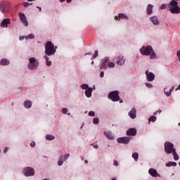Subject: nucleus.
Masks as SVG:
<instances>
[{
    "instance_id": "nucleus-1",
    "label": "nucleus",
    "mask_w": 180,
    "mask_h": 180,
    "mask_svg": "<svg viewBox=\"0 0 180 180\" xmlns=\"http://www.w3.org/2000/svg\"><path fill=\"white\" fill-rule=\"evenodd\" d=\"M140 53L142 56H150V60H154V58L157 57L155 52H154V49H153V46L150 45L147 46H142L140 49Z\"/></svg>"
},
{
    "instance_id": "nucleus-2",
    "label": "nucleus",
    "mask_w": 180,
    "mask_h": 180,
    "mask_svg": "<svg viewBox=\"0 0 180 180\" xmlns=\"http://www.w3.org/2000/svg\"><path fill=\"white\" fill-rule=\"evenodd\" d=\"M57 51V46H55L51 41H47L45 45V54L46 56H53Z\"/></svg>"
},
{
    "instance_id": "nucleus-3",
    "label": "nucleus",
    "mask_w": 180,
    "mask_h": 180,
    "mask_svg": "<svg viewBox=\"0 0 180 180\" xmlns=\"http://www.w3.org/2000/svg\"><path fill=\"white\" fill-rule=\"evenodd\" d=\"M39 60H36V58H29V63L27 65V68L31 71L37 70L39 67Z\"/></svg>"
},
{
    "instance_id": "nucleus-4",
    "label": "nucleus",
    "mask_w": 180,
    "mask_h": 180,
    "mask_svg": "<svg viewBox=\"0 0 180 180\" xmlns=\"http://www.w3.org/2000/svg\"><path fill=\"white\" fill-rule=\"evenodd\" d=\"M108 98L109 99H111L112 102H117L120 101V103H123V100H122V98H120V97L119 96V91H117L110 93L108 95Z\"/></svg>"
},
{
    "instance_id": "nucleus-5",
    "label": "nucleus",
    "mask_w": 180,
    "mask_h": 180,
    "mask_svg": "<svg viewBox=\"0 0 180 180\" xmlns=\"http://www.w3.org/2000/svg\"><path fill=\"white\" fill-rule=\"evenodd\" d=\"M174 145L170 142H166L165 143V151L167 154H171V153H174Z\"/></svg>"
},
{
    "instance_id": "nucleus-6",
    "label": "nucleus",
    "mask_w": 180,
    "mask_h": 180,
    "mask_svg": "<svg viewBox=\"0 0 180 180\" xmlns=\"http://www.w3.org/2000/svg\"><path fill=\"white\" fill-rule=\"evenodd\" d=\"M25 176H33L34 175V169L32 167H26L22 170Z\"/></svg>"
},
{
    "instance_id": "nucleus-7",
    "label": "nucleus",
    "mask_w": 180,
    "mask_h": 180,
    "mask_svg": "<svg viewBox=\"0 0 180 180\" xmlns=\"http://www.w3.org/2000/svg\"><path fill=\"white\" fill-rule=\"evenodd\" d=\"M18 15L22 25L26 27L29 26V22H27V19L26 18V15H25V13H19Z\"/></svg>"
},
{
    "instance_id": "nucleus-8",
    "label": "nucleus",
    "mask_w": 180,
    "mask_h": 180,
    "mask_svg": "<svg viewBox=\"0 0 180 180\" xmlns=\"http://www.w3.org/2000/svg\"><path fill=\"white\" fill-rule=\"evenodd\" d=\"M68 158H70V153L65 154L64 156L60 155L58 161V165H59V167H61V165H63V164L64 163V161H67Z\"/></svg>"
},
{
    "instance_id": "nucleus-9",
    "label": "nucleus",
    "mask_w": 180,
    "mask_h": 180,
    "mask_svg": "<svg viewBox=\"0 0 180 180\" xmlns=\"http://www.w3.org/2000/svg\"><path fill=\"white\" fill-rule=\"evenodd\" d=\"M145 74L146 75L147 81H148L149 82H151L153 79H155V75L152 72L146 70Z\"/></svg>"
},
{
    "instance_id": "nucleus-10",
    "label": "nucleus",
    "mask_w": 180,
    "mask_h": 180,
    "mask_svg": "<svg viewBox=\"0 0 180 180\" xmlns=\"http://www.w3.org/2000/svg\"><path fill=\"white\" fill-rule=\"evenodd\" d=\"M131 139L130 137H120L117 139V143L122 144H129V143H130Z\"/></svg>"
},
{
    "instance_id": "nucleus-11",
    "label": "nucleus",
    "mask_w": 180,
    "mask_h": 180,
    "mask_svg": "<svg viewBox=\"0 0 180 180\" xmlns=\"http://www.w3.org/2000/svg\"><path fill=\"white\" fill-rule=\"evenodd\" d=\"M108 62L109 58H104L103 60H101L100 65L101 70H106V68H108L106 63H108Z\"/></svg>"
},
{
    "instance_id": "nucleus-12",
    "label": "nucleus",
    "mask_w": 180,
    "mask_h": 180,
    "mask_svg": "<svg viewBox=\"0 0 180 180\" xmlns=\"http://www.w3.org/2000/svg\"><path fill=\"white\" fill-rule=\"evenodd\" d=\"M150 21L154 26H158L160 25V20L157 15H153L150 18Z\"/></svg>"
},
{
    "instance_id": "nucleus-13",
    "label": "nucleus",
    "mask_w": 180,
    "mask_h": 180,
    "mask_svg": "<svg viewBox=\"0 0 180 180\" xmlns=\"http://www.w3.org/2000/svg\"><path fill=\"white\" fill-rule=\"evenodd\" d=\"M125 61L126 58H124V56H120L117 58L116 64L117 65H124Z\"/></svg>"
},
{
    "instance_id": "nucleus-14",
    "label": "nucleus",
    "mask_w": 180,
    "mask_h": 180,
    "mask_svg": "<svg viewBox=\"0 0 180 180\" xmlns=\"http://www.w3.org/2000/svg\"><path fill=\"white\" fill-rule=\"evenodd\" d=\"M8 25H11V19L9 18H4L0 26L1 27H8Z\"/></svg>"
},
{
    "instance_id": "nucleus-15",
    "label": "nucleus",
    "mask_w": 180,
    "mask_h": 180,
    "mask_svg": "<svg viewBox=\"0 0 180 180\" xmlns=\"http://www.w3.org/2000/svg\"><path fill=\"white\" fill-rule=\"evenodd\" d=\"M148 174L151 175L153 178H157L158 176H160V174H158V172H157V169L150 168L148 170Z\"/></svg>"
},
{
    "instance_id": "nucleus-16",
    "label": "nucleus",
    "mask_w": 180,
    "mask_h": 180,
    "mask_svg": "<svg viewBox=\"0 0 180 180\" xmlns=\"http://www.w3.org/2000/svg\"><path fill=\"white\" fill-rule=\"evenodd\" d=\"M120 19H125V20H129V17L126 14L120 13L118 17H115V20H120Z\"/></svg>"
},
{
    "instance_id": "nucleus-17",
    "label": "nucleus",
    "mask_w": 180,
    "mask_h": 180,
    "mask_svg": "<svg viewBox=\"0 0 180 180\" xmlns=\"http://www.w3.org/2000/svg\"><path fill=\"white\" fill-rule=\"evenodd\" d=\"M104 136L108 139V140H114L115 136L112 134V131H107L103 132Z\"/></svg>"
},
{
    "instance_id": "nucleus-18",
    "label": "nucleus",
    "mask_w": 180,
    "mask_h": 180,
    "mask_svg": "<svg viewBox=\"0 0 180 180\" xmlns=\"http://www.w3.org/2000/svg\"><path fill=\"white\" fill-rule=\"evenodd\" d=\"M136 134H137L136 128H131L127 131V136H136Z\"/></svg>"
},
{
    "instance_id": "nucleus-19",
    "label": "nucleus",
    "mask_w": 180,
    "mask_h": 180,
    "mask_svg": "<svg viewBox=\"0 0 180 180\" xmlns=\"http://www.w3.org/2000/svg\"><path fill=\"white\" fill-rule=\"evenodd\" d=\"M169 11L171 13H180V8L178 6H176V7H169Z\"/></svg>"
},
{
    "instance_id": "nucleus-20",
    "label": "nucleus",
    "mask_w": 180,
    "mask_h": 180,
    "mask_svg": "<svg viewBox=\"0 0 180 180\" xmlns=\"http://www.w3.org/2000/svg\"><path fill=\"white\" fill-rule=\"evenodd\" d=\"M137 115V110L136 108H132L131 111L129 112V116L131 117V119H136V116Z\"/></svg>"
},
{
    "instance_id": "nucleus-21",
    "label": "nucleus",
    "mask_w": 180,
    "mask_h": 180,
    "mask_svg": "<svg viewBox=\"0 0 180 180\" xmlns=\"http://www.w3.org/2000/svg\"><path fill=\"white\" fill-rule=\"evenodd\" d=\"M32 103L30 100H27L24 102V108L25 109H30L32 108Z\"/></svg>"
},
{
    "instance_id": "nucleus-22",
    "label": "nucleus",
    "mask_w": 180,
    "mask_h": 180,
    "mask_svg": "<svg viewBox=\"0 0 180 180\" xmlns=\"http://www.w3.org/2000/svg\"><path fill=\"white\" fill-rule=\"evenodd\" d=\"M92 87H90L86 90L85 95L86 98H91V96H92Z\"/></svg>"
},
{
    "instance_id": "nucleus-23",
    "label": "nucleus",
    "mask_w": 180,
    "mask_h": 180,
    "mask_svg": "<svg viewBox=\"0 0 180 180\" xmlns=\"http://www.w3.org/2000/svg\"><path fill=\"white\" fill-rule=\"evenodd\" d=\"M153 6L151 4H148L147 6V8H146L147 15H153Z\"/></svg>"
},
{
    "instance_id": "nucleus-24",
    "label": "nucleus",
    "mask_w": 180,
    "mask_h": 180,
    "mask_svg": "<svg viewBox=\"0 0 180 180\" xmlns=\"http://www.w3.org/2000/svg\"><path fill=\"white\" fill-rule=\"evenodd\" d=\"M0 11L3 13H5V12H6V4L5 3L0 4Z\"/></svg>"
},
{
    "instance_id": "nucleus-25",
    "label": "nucleus",
    "mask_w": 180,
    "mask_h": 180,
    "mask_svg": "<svg viewBox=\"0 0 180 180\" xmlns=\"http://www.w3.org/2000/svg\"><path fill=\"white\" fill-rule=\"evenodd\" d=\"M1 65H9V60L6 58H3L0 61Z\"/></svg>"
},
{
    "instance_id": "nucleus-26",
    "label": "nucleus",
    "mask_w": 180,
    "mask_h": 180,
    "mask_svg": "<svg viewBox=\"0 0 180 180\" xmlns=\"http://www.w3.org/2000/svg\"><path fill=\"white\" fill-rule=\"evenodd\" d=\"M172 154H173L174 161H178L179 160V155H178V153H176V150H174V151L172 152Z\"/></svg>"
},
{
    "instance_id": "nucleus-27",
    "label": "nucleus",
    "mask_w": 180,
    "mask_h": 180,
    "mask_svg": "<svg viewBox=\"0 0 180 180\" xmlns=\"http://www.w3.org/2000/svg\"><path fill=\"white\" fill-rule=\"evenodd\" d=\"M170 8H175L178 6V1H176V0H172L170 3Z\"/></svg>"
},
{
    "instance_id": "nucleus-28",
    "label": "nucleus",
    "mask_w": 180,
    "mask_h": 180,
    "mask_svg": "<svg viewBox=\"0 0 180 180\" xmlns=\"http://www.w3.org/2000/svg\"><path fill=\"white\" fill-rule=\"evenodd\" d=\"M44 58L46 61V65H48V67H50L51 65V61L49 60V56H44Z\"/></svg>"
},
{
    "instance_id": "nucleus-29",
    "label": "nucleus",
    "mask_w": 180,
    "mask_h": 180,
    "mask_svg": "<svg viewBox=\"0 0 180 180\" xmlns=\"http://www.w3.org/2000/svg\"><path fill=\"white\" fill-rule=\"evenodd\" d=\"M46 139L49 141H51V140H54V139H56V136H53V135L48 134L46 136Z\"/></svg>"
},
{
    "instance_id": "nucleus-30",
    "label": "nucleus",
    "mask_w": 180,
    "mask_h": 180,
    "mask_svg": "<svg viewBox=\"0 0 180 180\" xmlns=\"http://www.w3.org/2000/svg\"><path fill=\"white\" fill-rule=\"evenodd\" d=\"M166 167H176V162H169L166 163Z\"/></svg>"
},
{
    "instance_id": "nucleus-31",
    "label": "nucleus",
    "mask_w": 180,
    "mask_h": 180,
    "mask_svg": "<svg viewBox=\"0 0 180 180\" xmlns=\"http://www.w3.org/2000/svg\"><path fill=\"white\" fill-rule=\"evenodd\" d=\"M107 65L109 68H115V65H116V64L113 62H108Z\"/></svg>"
},
{
    "instance_id": "nucleus-32",
    "label": "nucleus",
    "mask_w": 180,
    "mask_h": 180,
    "mask_svg": "<svg viewBox=\"0 0 180 180\" xmlns=\"http://www.w3.org/2000/svg\"><path fill=\"white\" fill-rule=\"evenodd\" d=\"M132 158H134V160L135 161H137V160H139V153H134L132 154Z\"/></svg>"
},
{
    "instance_id": "nucleus-33",
    "label": "nucleus",
    "mask_w": 180,
    "mask_h": 180,
    "mask_svg": "<svg viewBox=\"0 0 180 180\" xmlns=\"http://www.w3.org/2000/svg\"><path fill=\"white\" fill-rule=\"evenodd\" d=\"M155 120H157V117H155V115H152L148 118L149 122H155Z\"/></svg>"
},
{
    "instance_id": "nucleus-34",
    "label": "nucleus",
    "mask_w": 180,
    "mask_h": 180,
    "mask_svg": "<svg viewBox=\"0 0 180 180\" xmlns=\"http://www.w3.org/2000/svg\"><path fill=\"white\" fill-rule=\"evenodd\" d=\"M81 88L86 91V89H89V86L87 84H83L81 85Z\"/></svg>"
},
{
    "instance_id": "nucleus-35",
    "label": "nucleus",
    "mask_w": 180,
    "mask_h": 180,
    "mask_svg": "<svg viewBox=\"0 0 180 180\" xmlns=\"http://www.w3.org/2000/svg\"><path fill=\"white\" fill-rule=\"evenodd\" d=\"M94 124H98L99 123V118L95 117L93 119Z\"/></svg>"
},
{
    "instance_id": "nucleus-36",
    "label": "nucleus",
    "mask_w": 180,
    "mask_h": 180,
    "mask_svg": "<svg viewBox=\"0 0 180 180\" xmlns=\"http://www.w3.org/2000/svg\"><path fill=\"white\" fill-rule=\"evenodd\" d=\"M27 39H34V34H30L28 36H25V39L27 40Z\"/></svg>"
},
{
    "instance_id": "nucleus-37",
    "label": "nucleus",
    "mask_w": 180,
    "mask_h": 180,
    "mask_svg": "<svg viewBox=\"0 0 180 180\" xmlns=\"http://www.w3.org/2000/svg\"><path fill=\"white\" fill-rule=\"evenodd\" d=\"M167 88L164 89V94L166 95V96H171V93L170 91H167Z\"/></svg>"
},
{
    "instance_id": "nucleus-38",
    "label": "nucleus",
    "mask_w": 180,
    "mask_h": 180,
    "mask_svg": "<svg viewBox=\"0 0 180 180\" xmlns=\"http://www.w3.org/2000/svg\"><path fill=\"white\" fill-rule=\"evenodd\" d=\"M30 4L32 5V4H29L28 2H23L22 6H24V8H27V7L30 6Z\"/></svg>"
},
{
    "instance_id": "nucleus-39",
    "label": "nucleus",
    "mask_w": 180,
    "mask_h": 180,
    "mask_svg": "<svg viewBox=\"0 0 180 180\" xmlns=\"http://www.w3.org/2000/svg\"><path fill=\"white\" fill-rule=\"evenodd\" d=\"M97 57H98V51H95V53L93 55L91 60H94V58H96Z\"/></svg>"
},
{
    "instance_id": "nucleus-40",
    "label": "nucleus",
    "mask_w": 180,
    "mask_h": 180,
    "mask_svg": "<svg viewBox=\"0 0 180 180\" xmlns=\"http://www.w3.org/2000/svg\"><path fill=\"white\" fill-rule=\"evenodd\" d=\"M146 86H147V88H153V84L151 83H148V82H146L145 84Z\"/></svg>"
},
{
    "instance_id": "nucleus-41",
    "label": "nucleus",
    "mask_w": 180,
    "mask_h": 180,
    "mask_svg": "<svg viewBox=\"0 0 180 180\" xmlns=\"http://www.w3.org/2000/svg\"><path fill=\"white\" fill-rule=\"evenodd\" d=\"M67 112H68V109L63 108L62 109V113H63L64 115H66Z\"/></svg>"
},
{
    "instance_id": "nucleus-42",
    "label": "nucleus",
    "mask_w": 180,
    "mask_h": 180,
    "mask_svg": "<svg viewBox=\"0 0 180 180\" xmlns=\"http://www.w3.org/2000/svg\"><path fill=\"white\" fill-rule=\"evenodd\" d=\"M167 8V5L165 4H162L160 7V9H165Z\"/></svg>"
},
{
    "instance_id": "nucleus-43",
    "label": "nucleus",
    "mask_w": 180,
    "mask_h": 180,
    "mask_svg": "<svg viewBox=\"0 0 180 180\" xmlns=\"http://www.w3.org/2000/svg\"><path fill=\"white\" fill-rule=\"evenodd\" d=\"M89 116H95V112L94 111L89 112Z\"/></svg>"
},
{
    "instance_id": "nucleus-44",
    "label": "nucleus",
    "mask_w": 180,
    "mask_h": 180,
    "mask_svg": "<svg viewBox=\"0 0 180 180\" xmlns=\"http://www.w3.org/2000/svg\"><path fill=\"white\" fill-rule=\"evenodd\" d=\"M25 39H26V36H21L19 37V40H20V41L25 40Z\"/></svg>"
},
{
    "instance_id": "nucleus-45",
    "label": "nucleus",
    "mask_w": 180,
    "mask_h": 180,
    "mask_svg": "<svg viewBox=\"0 0 180 180\" xmlns=\"http://www.w3.org/2000/svg\"><path fill=\"white\" fill-rule=\"evenodd\" d=\"M104 75H105V72L103 71H101V73H100V77L101 78H103Z\"/></svg>"
},
{
    "instance_id": "nucleus-46",
    "label": "nucleus",
    "mask_w": 180,
    "mask_h": 180,
    "mask_svg": "<svg viewBox=\"0 0 180 180\" xmlns=\"http://www.w3.org/2000/svg\"><path fill=\"white\" fill-rule=\"evenodd\" d=\"M113 165H115V167H117V165H119V163L116 160H114Z\"/></svg>"
},
{
    "instance_id": "nucleus-47",
    "label": "nucleus",
    "mask_w": 180,
    "mask_h": 180,
    "mask_svg": "<svg viewBox=\"0 0 180 180\" xmlns=\"http://www.w3.org/2000/svg\"><path fill=\"white\" fill-rule=\"evenodd\" d=\"M161 110H157L155 112H153V115H157V113H161Z\"/></svg>"
},
{
    "instance_id": "nucleus-48",
    "label": "nucleus",
    "mask_w": 180,
    "mask_h": 180,
    "mask_svg": "<svg viewBox=\"0 0 180 180\" xmlns=\"http://www.w3.org/2000/svg\"><path fill=\"white\" fill-rule=\"evenodd\" d=\"M9 150V148H4V153L5 154V153H8V150Z\"/></svg>"
},
{
    "instance_id": "nucleus-49",
    "label": "nucleus",
    "mask_w": 180,
    "mask_h": 180,
    "mask_svg": "<svg viewBox=\"0 0 180 180\" xmlns=\"http://www.w3.org/2000/svg\"><path fill=\"white\" fill-rule=\"evenodd\" d=\"M30 146H31V147H34V146H36V143L32 142V143H30Z\"/></svg>"
},
{
    "instance_id": "nucleus-50",
    "label": "nucleus",
    "mask_w": 180,
    "mask_h": 180,
    "mask_svg": "<svg viewBox=\"0 0 180 180\" xmlns=\"http://www.w3.org/2000/svg\"><path fill=\"white\" fill-rule=\"evenodd\" d=\"M85 56H93V53L91 52L85 53Z\"/></svg>"
},
{
    "instance_id": "nucleus-51",
    "label": "nucleus",
    "mask_w": 180,
    "mask_h": 180,
    "mask_svg": "<svg viewBox=\"0 0 180 180\" xmlns=\"http://www.w3.org/2000/svg\"><path fill=\"white\" fill-rule=\"evenodd\" d=\"M174 89H175V87L172 86V88L169 89L170 93L172 92V91H174Z\"/></svg>"
},
{
    "instance_id": "nucleus-52",
    "label": "nucleus",
    "mask_w": 180,
    "mask_h": 180,
    "mask_svg": "<svg viewBox=\"0 0 180 180\" xmlns=\"http://www.w3.org/2000/svg\"><path fill=\"white\" fill-rule=\"evenodd\" d=\"M175 91H180V84L175 89Z\"/></svg>"
},
{
    "instance_id": "nucleus-53",
    "label": "nucleus",
    "mask_w": 180,
    "mask_h": 180,
    "mask_svg": "<svg viewBox=\"0 0 180 180\" xmlns=\"http://www.w3.org/2000/svg\"><path fill=\"white\" fill-rule=\"evenodd\" d=\"M94 148H95L96 150H97V148H98V145H96V144L94 145Z\"/></svg>"
},
{
    "instance_id": "nucleus-54",
    "label": "nucleus",
    "mask_w": 180,
    "mask_h": 180,
    "mask_svg": "<svg viewBox=\"0 0 180 180\" xmlns=\"http://www.w3.org/2000/svg\"><path fill=\"white\" fill-rule=\"evenodd\" d=\"M37 9H39V12H41V7L37 6Z\"/></svg>"
},
{
    "instance_id": "nucleus-55",
    "label": "nucleus",
    "mask_w": 180,
    "mask_h": 180,
    "mask_svg": "<svg viewBox=\"0 0 180 180\" xmlns=\"http://www.w3.org/2000/svg\"><path fill=\"white\" fill-rule=\"evenodd\" d=\"M71 1H72V0H66V1H67L68 4L71 3Z\"/></svg>"
},
{
    "instance_id": "nucleus-56",
    "label": "nucleus",
    "mask_w": 180,
    "mask_h": 180,
    "mask_svg": "<svg viewBox=\"0 0 180 180\" xmlns=\"http://www.w3.org/2000/svg\"><path fill=\"white\" fill-rule=\"evenodd\" d=\"M84 164H88V160H84Z\"/></svg>"
},
{
    "instance_id": "nucleus-57",
    "label": "nucleus",
    "mask_w": 180,
    "mask_h": 180,
    "mask_svg": "<svg viewBox=\"0 0 180 180\" xmlns=\"http://www.w3.org/2000/svg\"><path fill=\"white\" fill-rule=\"evenodd\" d=\"M60 2L63 3V2H65V0H59Z\"/></svg>"
},
{
    "instance_id": "nucleus-58",
    "label": "nucleus",
    "mask_w": 180,
    "mask_h": 180,
    "mask_svg": "<svg viewBox=\"0 0 180 180\" xmlns=\"http://www.w3.org/2000/svg\"><path fill=\"white\" fill-rule=\"evenodd\" d=\"M81 159L84 161V156H81Z\"/></svg>"
},
{
    "instance_id": "nucleus-59",
    "label": "nucleus",
    "mask_w": 180,
    "mask_h": 180,
    "mask_svg": "<svg viewBox=\"0 0 180 180\" xmlns=\"http://www.w3.org/2000/svg\"><path fill=\"white\" fill-rule=\"evenodd\" d=\"M112 180H116V178H112Z\"/></svg>"
},
{
    "instance_id": "nucleus-60",
    "label": "nucleus",
    "mask_w": 180,
    "mask_h": 180,
    "mask_svg": "<svg viewBox=\"0 0 180 180\" xmlns=\"http://www.w3.org/2000/svg\"><path fill=\"white\" fill-rule=\"evenodd\" d=\"M91 64H92V65H94V61H92V62H91Z\"/></svg>"
},
{
    "instance_id": "nucleus-61",
    "label": "nucleus",
    "mask_w": 180,
    "mask_h": 180,
    "mask_svg": "<svg viewBox=\"0 0 180 180\" xmlns=\"http://www.w3.org/2000/svg\"><path fill=\"white\" fill-rule=\"evenodd\" d=\"M93 89H95V86H93Z\"/></svg>"
},
{
    "instance_id": "nucleus-62",
    "label": "nucleus",
    "mask_w": 180,
    "mask_h": 180,
    "mask_svg": "<svg viewBox=\"0 0 180 180\" xmlns=\"http://www.w3.org/2000/svg\"><path fill=\"white\" fill-rule=\"evenodd\" d=\"M68 115H70V113H68Z\"/></svg>"
},
{
    "instance_id": "nucleus-63",
    "label": "nucleus",
    "mask_w": 180,
    "mask_h": 180,
    "mask_svg": "<svg viewBox=\"0 0 180 180\" xmlns=\"http://www.w3.org/2000/svg\"><path fill=\"white\" fill-rule=\"evenodd\" d=\"M179 126H180V122L179 123Z\"/></svg>"
}]
</instances>
